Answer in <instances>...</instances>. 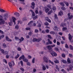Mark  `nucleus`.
I'll return each instance as SVG.
<instances>
[{"label":"nucleus","mask_w":73,"mask_h":73,"mask_svg":"<svg viewBox=\"0 0 73 73\" xmlns=\"http://www.w3.org/2000/svg\"><path fill=\"white\" fill-rule=\"evenodd\" d=\"M56 45L55 44H53L52 45H49L48 46L46 47L48 49V52H51L53 50V49L52 48H53V47H55Z\"/></svg>","instance_id":"f257e3e1"},{"label":"nucleus","mask_w":73,"mask_h":73,"mask_svg":"<svg viewBox=\"0 0 73 73\" xmlns=\"http://www.w3.org/2000/svg\"><path fill=\"white\" fill-rule=\"evenodd\" d=\"M5 21L3 18H0V25H4Z\"/></svg>","instance_id":"f03ea898"},{"label":"nucleus","mask_w":73,"mask_h":73,"mask_svg":"<svg viewBox=\"0 0 73 73\" xmlns=\"http://www.w3.org/2000/svg\"><path fill=\"white\" fill-rule=\"evenodd\" d=\"M43 60L44 62H45L46 63H48V59L46 56H44L43 57Z\"/></svg>","instance_id":"7ed1b4c3"},{"label":"nucleus","mask_w":73,"mask_h":73,"mask_svg":"<svg viewBox=\"0 0 73 73\" xmlns=\"http://www.w3.org/2000/svg\"><path fill=\"white\" fill-rule=\"evenodd\" d=\"M47 40L48 41V42H47L46 43V45H48L52 44V41H50L49 39H48Z\"/></svg>","instance_id":"20e7f679"},{"label":"nucleus","mask_w":73,"mask_h":73,"mask_svg":"<svg viewBox=\"0 0 73 73\" xmlns=\"http://www.w3.org/2000/svg\"><path fill=\"white\" fill-rule=\"evenodd\" d=\"M4 17L3 18L4 20H7V18H8V14L7 13H5L4 14L3 17Z\"/></svg>","instance_id":"39448f33"},{"label":"nucleus","mask_w":73,"mask_h":73,"mask_svg":"<svg viewBox=\"0 0 73 73\" xmlns=\"http://www.w3.org/2000/svg\"><path fill=\"white\" fill-rule=\"evenodd\" d=\"M50 53L52 56H57V53L54 51H52V52H51Z\"/></svg>","instance_id":"423d86ee"},{"label":"nucleus","mask_w":73,"mask_h":73,"mask_svg":"<svg viewBox=\"0 0 73 73\" xmlns=\"http://www.w3.org/2000/svg\"><path fill=\"white\" fill-rule=\"evenodd\" d=\"M25 58V56L24 55H22V56H21L20 58H19V60H21V59H23V60Z\"/></svg>","instance_id":"0eeeda50"},{"label":"nucleus","mask_w":73,"mask_h":73,"mask_svg":"<svg viewBox=\"0 0 73 73\" xmlns=\"http://www.w3.org/2000/svg\"><path fill=\"white\" fill-rule=\"evenodd\" d=\"M66 25V23L63 22L61 23L60 24V27H65Z\"/></svg>","instance_id":"6e6552de"},{"label":"nucleus","mask_w":73,"mask_h":73,"mask_svg":"<svg viewBox=\"0 0 73 73\" xmlns=\"http://www.w3.org/2000/svg\"><path fill=\"white\" fill-rule=\"evenodd\" d=\"M6 40L7 41H10V42L12 41V40L8 38V36H6Z\"/></svg>","instance_id":"1a4fd4ad"},{"label":"nucleus","mask_w":73,"mask_h":73,"mask_svg":"<svg viewBox=\"0 0 73 73\" xmlns=\"http://www.w3.org/2000/svg\"><path fill=\"white\" fill-rule=\"evenodd\" d=\"M12 19L13 20V22L14 23V25H15V24H16V22H15V21H16V18H15V17H12Z\"/></svg>","instance_id":"9d476101"},{"label":"nucleus","mask_w":73,"mask_h":73,"mask_svg":"<svg viewBox=\"0 0 73 73\" xmlns=\"http://www.w3.org/2000/svg\"><path fill=\"white\" fill-rule=\"evenodd\" d=\"M68 38L69 40H70V41H71V40H72V36L70 34H68Z\"/></svg>","instance_id":"9b49d317"},{"label":"nucleus","mask_w":73,"mask_h":73,"mask_svg":"<svg viewBox=\"0 0 73 73\" xmlns=\"http://www.w3.org/2000/svg\"><path fill=\"white\" fill-rule=\"evenodd\" d=\"M45 20L47 21H48L49 23H51V21H50V19H49L48 17H46L45 18Z\"/></svg>","instance_id":"f8f14e48"},{"label":"nucleus","mask_w":73,"mask_h":73,"mask_svg":"<svg viewBox=\"0 0 73 73\" xmlns=\"http://www.w3.org/2000/svg\"><path fill=\"white\" fill-rule=\"evenodd\" d=\"M14 15L16 17H19V13H18L16 12L14 13Z\"/></svg>","instance_id":"ddd939ff"},{"label":"nucleus","mask_w":73,"mask_h":73,"mask_svg":"<svg viewBox=\"0 0 73 73\" xmlns=\"http://www.w3.org/2000/svg\"><path fill=\"white\" fill-rule=\"evenodd\" d=\"M14 15L16 17H19V13H18L16 12L14 13Z\"/></svg>","instance_id":"4468645a"},{"label":"nucleus","mask_w":73,"mask_h":73,"mask_svg":"<svg viewBox=\"0 0 73 73\" xmlns=\"http://www.w3.org/2000/svg\"><path fill=\"white\" fill-rule=\"evenodd\" d=\"M62 62L64 63V64H67V61L66 60H61Z\"/></svg>","instance_id":"2eb2a0df"},{"label":"nucleus","mask_w":73,"mask_h":73,"mask_svg":"<svg viewBox=\"0 0 73 73\" xmlns=\"http://www.w3.org/2000/svg\"><path fill=\"white\" fill-rule=\"evenodd\" d=\"M23 61L24 62H28V59H27V58H25L23 60Z\"/></svg>","instance_id":"dca6fc26"},{"label":"nucleus","mask_w":73,"mask_h":73,"mask_svg":"<svg viewBox=\"0 0 73 73\" xmlns=\"http://www.w3.org/2000/svg\"><path fill=\"white\" fill-rule=\"evenodd\" d=\"M67 61L68 64H70L71 63V60H70L69 58H68L67 59Z\"/></svg>","instance_id":"f3484780"},{"label":"nucleus","mask_w":73,"mask_h":73,"mask_svg":"<svg viewBox=\"0 0 73 73\" xmlns=\"http://www.w3.org/2000/svg\"><path fill=\"white\" fill-rule=\"evenodd\" d=\"M59 4L62 6L64 7V6H65V4L63 2H60L59 3Z\"/></svg>","instance_id":"a211bd4d"},{"label":"nucleus","mask_w":73,"mask_h":73,"mask_svg":"<svg viewBox=\"0 0 73 73\" xmlns=\"http://www.w3.org/2000/svg\"><path fill=\"white\" fill-rule=\"evenodd\" d=\"M54 17L55 19H56V20H58V17H57V15L56 14H55L54 15Z\"/></svg>","instance_id":"6ab92c4d"},{"label":"nucleus","mask_w":73,"mask_h":73,"mask_svg":"<svg viewBox=\"0 0 73 73\" xmlns=\"http://www.w3.org/2000/svg\"><path fill=\"white\" fill-rule=\"evenodd\" d=\"M64 3H65V4L67 6V7H68L69 6V3L68 2H66V1H64Z\"/></svg>","instance_id":"aec40b11"},{"label":"nucleus","mask_w":73,"mask_h":73,"mask_svg":"<svg viewBox=\"0 0 73 73\" xmlns=\"http://www.w3.org/2000/svg\"><path fill=\"white\" fill-rule=\"evenodd\" d=\"M69 48L70 50H73V47L71 45H70L69 46Z\"/></svg>","instance_id":"412c9836"},{"label":"nucleus","mask_w":73,"mask_h":73,"mask_svg":"<svg viewBox=\"0 0 73 73\" xmlns=\"http://www.w3.org/2000/svg\"><path fill=\"white\" fill-rule=\"evenodd\" d=\"M0 11L1 12H2V13H3L4 12H6V11L3 9H0Z\"/></svg>","instance_id":"4be33fe9"},{"label":"nucleus","mask_w":73,"mask_h":73,"mask_svg":"<svg viewBox=\"0 0 73 73\" xmlns=\"http://www.w3.org/2000/svg\"><path fill=\"white\" fill-rule=\"evenodd\" d=\"M73 16L71 15L69 17H68V19H69L70 20H71V19H73Z\"/></svg>","instance_id":"5701e85b"},{"label":"nucleus","mask_w":73,"mask_h":73,"mask_svg":"<svg viewBox=\"0 0 73 73\" xmlns=\"http://www.w3.org/2000/svg\"><path fill=\"white\" fill-rule=\"evenodd\" d=\"M21 39H19V41H20V42H21V41H23L24 40V38L23 37H21Z\"/></svg>","instance_id":"b1692460"},{"label":"nucleus","mask_w":73,"mask_h":73,"mask_svg":"<svg viewBox=\"0 0 73 73\" xmlns=\"http://www.w3.org/2000/svg\"><path fill=\"white\" fill-rule=\"evenodd\" d=\"M52 9L53 10L54 12H55L56 10V8L55 6H53Z\"/></svg>","instance_id":"393cba45"},{"label":"nucleus","mask_w":73,"mask_h":73,"mask_svg":"<svg viewBox=\"0 0 73 73\" xmlns=\"http://www.w3.org/2000/svg\"><path fill=\"white\" fill-rule=\"evenodd\" d=\"M56 69H57V70H58V71L59 72L60 71V68H58V66L57 65H56Z\"/></svg>","instance_id":"a878e982"},{"label":"nucleus","mask_w":73,"mask_h":73,"mask_svg":"<svg viewBox=\"0 0 73 73\" xmlns=\"http://www.w3.org/2000/svg\"><path fill=\"white\" fill-rule=\"evenodd\" d=\"M53 12V11L52 10H50L48 13V15H50L51 13Z\"/></svg>","instance_id":"bb28decb"},{"label":"nucleus","mask_w":73,"mask_h":73,"mask_svg":"<svg viewBox=\"0 0 73 73\" xmlns=\"http://www.w3.org/2000/svg\"><path fill=\"white\" fill-rule=\"evenodd\" d=\"M4 35H1L0 36V40H1V38H4Z\"/></svg>","instance_id":"cd10ccee"},{"label":"nucleus","mask_w":73,"mask_h":73,"mask_svg":"<svg viewBox=\"0 0 73 73\" xmlns=\"http://www.w3.org/2000/svg\"><path fill=\"white\" fill-rule=\"evenodd\" d=\"M49 11V9H48V8L46 9L45 10V11L46 13H47Z\"/></svg>","instance_id":"c85d7f7f"},{"label":"nucleus","mask_w":73,"mask_h":73,"mask_svg":"<svg viewBox=\"0 0 73 73\" xmlns=\"http://www.w3.org/2000/svg\"><path fill=\"white\" fill-rule=\"evenodd\" d=\"M11 65L13 66H14L15 65V63L13 62V61H11Z\"/></svg>","instance_id":"c756f323"},{"label":"nucleus","mask_w":73,"mask_h":73,"mask_svg":"<svg viewBox=\"0 0 73 73\" xmlns=\"http://www.w3.org/2000/svg\"><path fill=\"white\" fill-rule=\"evenodd\" d=\"M32 41H33V42H37V39L35 38H34L32 40Z\"/></svg>","instance_id":"7c9ffc66"},{"label":"nucleus","mask_w":73,"mask_h":73,"mask_svg":"<svg viewBox=\"0 0 73 73\" xmlns=\"http://www.w3.org/2000/svg\"><path fill=\"white\" fill-rule=\"evenodd\" d=\"M37 27L38 28H40V27H41V24L40 23H38Z\"/></svg>","instance_id":"2f4dec72"},{"label":"nucleus","mask_w":73,"mask_h":73,"mask_svg":"<svg viewBox=\"0 0 73 73\" xmlns=\"http://www.w3.org/2000/svg\"><path fill=\"white\" fill-rule=\"evenodd\" d=\"M3 48H7V45H6V44L5 43H3Z\"/></svg>","instance_id":"473e14b6"},{"label":"nucleus","mask_w":73,"mask_h":73,"mask_svg":"<svg viewBox=\"0 0 73 73\" xmlns=\"http://www.w3.org/2000/svg\"><path fill=\"white\" fill-rule=\"evenodd\" d=\"M19 27L18 25H17L15 27V28L16 29H17V30H18V29H19Z\"/></svg>","instance_id":"72a5a7b5"},{"label":"nucleus","mask_w":73,"mask_h":73,"mask_svg":"<svg viewBox=\"0 0 73 73\" xmlns=\"http://www.w3.org/2000/svg\"><path fill=\"white\" fill-rule=\"evenodd\" d=\"M33 22V21H31L28 24V25H31V23H32Z\"/></svg>","instance_id":"f704fd0d"},{"label":"nucleus","mask_w":73,"mask_h":73,"mask_svg":"<svg viewBox=\"0 0 73 73\" xmlns=\"http://www.w3.org/2000/svg\"><path fill=\"white\" fill-rule=\"evenodd\" d=\"M44 24L45 25H46V26H48L49 25V23H48L47 22H46L44 23Z\"/></svg>","instance_id":"c9c22d12"},{"label":"nucleus","mask_w":73,"mask_h":73,"mask_svg":"<svg viewBox=\"0 0 73 73\" xmlns=\"http://www.w3.org/2000/svg\"><path fill=\"white\" fill-rule=\"evenodd\" d=\"M50 34H52V35H54V34L55 33V32L52 31H51L50 32Z\"/></svg>","instance_id":"e433bc0d"},{"label":"nucleus","mask_w":73,"mask_h":73,"mask_svg":"<svg viewBox=\"0 0 73 73\" xmlns=\"http://www.w3.org/2000/svg\"><path fill=\"white\" fill-rule=\"evenodd\" d=\"M35 58H33V59L32 60V63H33V64H34V63H35Z\"/></svg>","instance_id":"4c0bfd02"},{"label":"nucleus","mask_w":73,"mask_h":73,"mask_svg":"<svg viewBox=\"0 0 73 73\" xmlns=\"http://www.w3.org/2000/svg\"><path fill=\"white\" fill-rule=\"evenodd\" d=\"M41 40V38H39V39H36V42H40V41Z\"/></svg>","instance_id":"58836bf2"},{"label":"nucleus","mask_w":73,"mask_h":73,"mask_svg":"<svg viewBox=\"0 0 73 73\" xmlns=\"http://www.w3.org/2000/svg\"><path fill=\"white\" fill-rule=\"evenodd\" d=\"M62 56L63 58H65V54H64V53L62 54Z\"/></svg>","instance_id":"ea45409f"},{"label":"nucleus","mask_w":73,"mask_h":73,"mask_svg":"<svg viewBox=\"0 0 73 73\" xmlns=\"http://www.w3.org/2000/svg\"><path fill=\"white\" fill-rule=\"evenodd\" d=\"M42 68L43 70H46V67L45 66H43L42 67Z\"/></svg>","instance_id":"a19ab883"},{"label":"nucleus","mask_w":73,"mask_h":73,"mask_svg":"<svg viewBox=\"0 0 73 73\" xmlns=\"http://www.w3.org/2000/svg\"><path fill=\"white\" fill-rule=\"evenodd\" d=\"M54 62L55 64H58L59 63V61L58 60H56L54 61Z\"/></svg>","instance_id":"79ce46f5"},{"label":"nucleus","mask_w":73,"mask_h":73,"mask_svg":"<svg viewBox=\"0 0 73 73\" xmlns=\"http://www.w3.org/2000/svg\"><path fill=\"white\" fill-rule=\"evenodd\" d=\"M55 49L56 51H58V52H60V51H59V50H58V48L57 47H55Z\"/></svg>","instance_id":"37998d69"},{"label":"nucleus","mask_w":73,"mask_h":73,"mask_svg":"<svg viewBox=\"0 0 73 73\" xmlns=\"http://www.w3.org/2000/svg\"><path fill=\"white\" fill-rule=\"evenodd\" d=\"M38 17L37 16H36L35 17H33V20H36V19H37V18Z\"/></svg>","instance_id":"c03bdc74"},{"label":"nucleus","mask_w":73,"mask_h":73,"mask_svg":"<svg viewBox=\"0 0 73 73\" xmlns=\"http://www.w3.org/2000/svg\"><path fill=\"white\" fill-rule=\"evenodd\" d=\"M17 50L18 51H21V48L20 47H18L17 48Z\"/></svg>","instance_id":"a18cd8bd"},{"label":"nucleus","mask_w":73,"mask_h":73,"mask_svg":"<svg viewBox=\"0 0 73 73\" xmlns=\"http://www.w3.org/2000/svg\"><path fill=\"white\" fill-rule=\"evenodd\" d=\"M20 63H21V66H23V60H21L20 61Z\"/></svg>","instance_id":"49530a36"},{"label":"nucleus","mask_w":73,"mask_h":73,"mask_svg":"<svg viewBox=\"0 0 73 73\" xmlns=\"http://www.w3.org/2000/svg\"><path fill=\"white\" fill-rule=\"evenodd\" d=\"M47 36L48 37V38H50V39H52V38L51 37V36L50 35H47Z\"/></svg>","instance_id":"de8ad7c7"},{"label":"nucleus","mask_w":73,"mask_h":73,"mask_svg":"<svg viewBox=\"0 0 73 73\" xmlns=\"http://www.w3.org/2000/svg\"><path fill=\"white\" fill-rule=\"evenodd\" d=\"M9 66H10V67H11L12 66V65L11 64V63L10 62H9Z\"/></svg>","instance_id":"09e8293b"},{"label":"nucleus","mask_w":73,"mask_h":73,"mask_svg":"<svg viewBox=\"0 0 73 73\" xmlns=\"http://www.w3.org/2000/svg\"><path fill=\"white\" fill-rule=\"evenodd\" d=\"M26 30L27 31H28V30H31V28L29 27H27L25 28Z\"/></svg>","instance_id":"8fccbe9b"},{"label":"nucleus","mask_w":73,"mask_h":73,"mask_svg":"<svg viewBox=\"0 0 73 73\" xmlns=\"http://www.w3.org/2000/svg\"><path fill=\"white\" fill-rule=\"evenodd\" d=\"M20 69L21 70H22L23 72H24L25 71L24 69V68H20Z\"/></svg>","instance_id":"3c124183"},{"label":"nucleus","mask_w":73,"mask_h":73,"mask_svg":"<svg viewBox=\"0 0 73 73\" xmlns=\"http://www.w3.org/2000/svg\"><path fill=\"white\" fill-rule=\"evenodd\" d=\"M27 65L29 66H31V63L29 62H27Z\"/></svg>","instance_id":"603ef678"},{"label":"nucleus","mask_w":73,"mask_h":73,"mask_svg":"<svg viewBox=\"0 0 73 73\" xmlns=\"http://www.w3.org/2000/svg\"><path fill=\"white\" fill-rule=\"evenodd\" d=\"M29 36H32V32H29Z\"/></svg>","instance_id":"864d4df0"},{"label":"nucleus","mask_w":73,"mask_h":73,"mask_svg":"<svg viewBox=\"0 0 73 73\" xmlns=\"http://www.w3.org/2000/svg\"><path fill=\"white\" fill-rule=\"evenodd\" d=\"M66 29H67L66 27H63L62 28V31H65V30H66Z\"/></svg>","instance_id":"5fc2aeb1"},{"label":"nucleus","mask_w":73,"mask_h":73,"mask_svg":"<svg viewBox=\"0 0 73 73\" xmlns=\"http://www.w3.org/2000/svg\"><path fill=\"white\" fill-rule=\"evenodd\" d=\"M65 47V48H69V46H68V45L67 44H66Z\"/></svg>","instance_id":"6e6d98bb"},{"label":"nucleus","mask_w":73,"mask_h":73,"mask_svg":"<svg viewBox=\"0 0 73 73\" xmlns=\"http://www.w3.org/2000/svg\"><path fill=\"white\" fill-rule=\"evenodd\" d=\"M31 5L33 6H35V3H34V2H33L31 3Z\"/></svg>","instance_id":"4d7b16f0"},{"label":"nucleus","mask_w":73,"mask_h":73,"mask_svg":"<svg viewBox=\"0 0 73 73\" xmlns=\"http://www.w3.org/2000/svg\"><path fill=\"white\" fill-rule=\"evenodd\" d=\"M45 32L46 33H49V30L47 29L45 30Z\"/></svg>","instance_id":"13d9d810"},{"label":"nucleus","mask_w":73,"mask_h":73,"mask_svg":"<svg viewBox=\"0 0 73 73\" xmlns=\"http://www.w3.org/2000/svg\"><path fill=\"white\" fill-rule=\"evenodd\" d=\"M47 7L48 8H50V9H51V5H48L47 6Z\"/></svg>","instance_id":"bf43d9fd"},{"label":"nucleus","mask_w":73,"mask_h":73,"mask_svg":"<svg viewBox=\"0 0 73 73\" xmlns=\"http://www.w3.org/2000/svg\"><path fill=\"white\" fill-rule=\"evenodd\" d=\"M62 13V12H61V11H60V12H59V13L58 14V16H61L62 15L61 14V13Z\"/></svg>","instance_id":"052dcab7"},{"label":"nucleus","mask_w":73,"mask_h":73,"mask_svg":"<svg viewBox=\"0 0 73 73\" xmlns=\"http://www.w3.org/2000/svg\"><path fill=\"white\" fill-rule=\"evenodd\" d=\"M61 9H62V10H63L64 11L65 10V8L64 7H61Z\"/></svg>","instance_id":"680f3d73"},{"label":"nucleus","mask_w":73,"mask_h":73,"mask_svg":"<svg viewBox=\"0 0 73 73\" xmlns=\"http://www.w3.org/2000/svg\"><path fill=\"white\" fill-rule=\"evenodd\" d=\"M35 33H37L38 32V29H36L35 30Z\"/></svg>","instance_id":"e2e57ef3"},{"label":"nucleus","mask_w":73,"mask_h":73,"mask_svg":"<svg viewBox=\"0 0 73 73\" xmlns=\"http://www.w3.org/2000/svg\"><path fill=\"white\" fill-rule=\"evenodd\" d=\"M54 28L55 29V30H58V28L57 26H54Z\"/></svg>","instance_id":"0e129e2a"},{"label":"nucleus","mask_w":73,"mask_h":73,"mask_svg":"<svg viewBox=\"0 0 73 73\" xmlns=\"http://www.w3.org/2000/svg\"><path fill=\"white\" fill-rule=\"evenodd\" d=\"M68 56L70 57H73V55L72 54H69Z\"/></svg>","instance_id":"69168bd1"},{"label":"nucleus","mask_w":73,"mask_h":73,"mask_svg":"<svg viewBox=\"0 0 73 73\" xmlns=\"http://www.w3.org/2000/svg\"><path fill=\"white\" fill-rule=\"evenodd\" d=\"M1 52H2L3 54H4V50L3 49H1Z\"/></svg>","instance_id":"338daca9"},{"label":"nucleus","mask_w":73,"mask_h":73,"mask_svg":"<svg viewBox=\"0 0 73 73\" xmlns=\"http://www.w3.org/2000/svg\"><path fill=\"white\" fill-rule=\"evenodd\" d=\"M61 71L62 72H63L64 73H65V70H64V69H62L61 70Z\"/></svg>","instance_id":"774afa93"}]
</instances>
